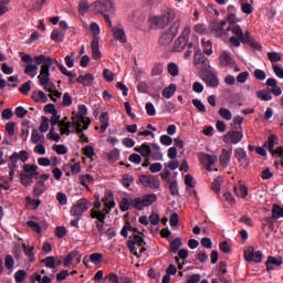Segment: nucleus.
<instances>
[{"label":"nucleus","instance_id":"nucleus-35","mask_svg":"<svg viewBox=\"0 0 283 283\" xmlns=\"http://www.w3.org/2000/svg\"><path fill=\"white\" fill-rule=\"evenodd\" d=\"M176 90H178V86H176V84H170L163 90L161 94L165 98H171L174 94H176Z\"/></svg>","mask_w":283,"mask_h":283},{"label":"nucleus","instance_id":"nucleus-37","mask_svg":"<svg viewBox=\"0 0 283 283\" xmlns=\"http://www.w3.org/2000/svg\"><path fill=\"white\" fill-rule=\"evenodd\" d=\"M72 124L75 127V134L82 136V134H85L83 132H85L86 129L83 128V125H85V122H80L76 120V117H72Z\"/></svg>","mask_w":283,"mask_h":283},{"label":"nucleus","instance_id":"nucleus-56","mask_svg":"<svg viewBox=\"0 0 283 283\" xmlns=\"http://www.w3.org/2000/svg\"><path fill=\"white\" fill-rule=\"evenodd\" d=\"M268 59L271 61V63H277L279 61H282V55L277 52H269Z\"/></svg>","mask_w":283,"mask_h":283},{"label":"nucleus","instance_id":"nucleus-5","mask_svg":"<svg viewBox=\"0 0 283 283\" xmlns=\"http://www.w3.org/2000/svg\"><path fill=\"white\" fill-rule=\"evenodd\" d=\"M91 10H93V12H98L103 17L107 13L113 14L114 2L112 0H97L91 4Z\"/></svg>","mask_w":283,"mask_h":283},{"label":"nucleus","instance_id":"nucleus-22","mask_svg":"<svg viewBox=\"0 0 283 283\" xmlns=\"http://www.w3.org/2000/svg\"><path fill=\"white\" fill-rule=\"evenodd\" d=\"M234 158H237L238 163H241V165H249V156L244 148H237L234 150Z\"/></svg>","mask_w":283,"mask_h":283},{"label":"nucleus","instance_id":"nucleus-44","mask_svg":"<svg viewBox=\"0 0 283 283\" xmlns=\"http://www.w3.org/2000/svg\"><path fill=\"white\" fill-rule=\"evenodd\" d=\"M258 98H260V101H272L273 96L271 95V92L266 91V90H262L259 91L256 93Z\"/></svg>","mask_w":283,"mask_h":283},{"label":"nucleus","instance_id":"nucleus-45","mask_svg":"<svg viewBox=\"0 0 283 283\" xmlns=\"http://www.w3.org/2000/svg\"><path fill=\"white\" fill-rule=\"evenodd\" d=\"M219 116H221V118H224V120H231V118H233V114H231V111L226 107H221L219 109Z\"/></svg>","mask_w":283,"mask_h":283},{"label":"nucleus","instance_id":"nucleus-32","mask_svg":"<svg viewBox=\"0 0 283 283\" xmlns=\"http://www.w3.org/2000/svg\"><path fill=\"white\" fill-rule=\"evenodd\" d=\"M128 231H133L134 233H138V228H134L132 227V223H129V220H127L124 224V227L120 230V235L123 238H128L129 237V232Z\"/></svg>","mask_w":283,"mask_h":283},{"label":"nucleus","instance_id":"nucleus-55","mask_svg":"<svg viewBox=\"0 0 283 283\" xmlns=\"http://www.w3.org/2000/svg\"><path fill=\"white\" fill-rule=\"evenodd\" d=\"M130 241H133L134 244H137V247H145V244H147L140 234H133V240Z\"/></svg>","mask_w":283,"mask_h":283},{"label":"nucleus","instance_id":"nucleus-60","mask_svg":"<svg viewBox=\"0 0 283 283\" xmlns=\"http://www.w3.org/2000/svg\"><path fill=\"white\" fill-rule=\"evenodd\" d=\"M25 201L28 202V205H31L32 209H39V207L41 206V200L39 199H32L31 197H25Z\"/></svg>","mask_w":283,"mask_h":283},{"label":"nucleus","instance_id":"nucleus-26","mask_svg":"<svg viewBox=\"0 0 283 283\" xmlns=\"http://www.w3.org/2000/svg\"><path fill=\"white\" fill-rule=\"evenodd\" d=\"M114 38L119 41V43H125L127 41V35L125 34V29L115 27L112 29Z\"/></svg>","mask_w":283,"mask_h":283},{"label":"nucleus","instance_id":"nucleus-64","mask_svg":"<svg viewBox=\"0 0 283 283\" xmlns=\"http://www.w3.org/2000/svg\"><path fill=\"white\" fill-rule=\"evenodd\" d=\"M27 226L30 227V229H32L33 231H35V233H41V226H39V223H36V221H28Z\"/></svg>","mask_w":283,"mask_h":283},{"label":"nucleus","instance_id":"nucleus-27","mask_svg":"<svg viewBox=\"0 0 283 283\" xmlns=\"http://www.w3.org/2000/svg\"><path fill=\"white\" fill-rule=\"evenodd\" d=\"M59 127L61 136H65V134L66 136H70V128L72 127V124L67 122V117H63V119L60 120Z\"/></svg>","mask_w":283,"mask_h":283},{"label":"nucleus","instance_id":"nucleus-19","mask_svg":"<svg viewBox=\"0 0 283 283\" xmlns=\"http://www.w3.org/2000/svg\"><path fill=\"white\" fill-rule=\"evenodd\" d=\"M282 264H283L282 258L268 256V260L265 262L266 271L269 272L274 271L275 268L282 266Z\"/></svg>","mask_w":283,"mask_h":283},{"label":"nucleus","instance_id":"nucleus-51","mask_svg":"<svg viewBox=\"0 0 283 283\" xmlns=\"http://www.w3.org/2000/svg\"><path fill=\"white\" fill-rule=\"evenodd\" d=\"M107 157L111 163H116V160L120 158V150L115 148L114 150L108 153Z\"/></svg>","mask_w":283,"mask_h":283},{"label":"nucleus","instance_id":"nucleus-13","mask_svg":"<svg viewBox=\"0 0 283 283\" xmlns=\"http://www.w3.org/2000/svg\"><path fill=\"white\" fill-rule=\"evenodd\" d=\"M227 25V20H214L210 23V29L212 30L214 36L220 39L224 34V27Z\"/></svg>","mask_w":283,"mask_h":283},{"label":"nucleus","instance_id":"nucleus-57","mask_svg":"<svg viewBox=\"0 0 283 283\" xmlns=\"http://www.w3.org/2000/svg\"><path fill=\"white\" fill-rule=\"evenodd\" d=\"M4 266L8 271H10V269H14V258H12V255L8 254L4 258Z\"/></svg>","mask_w":283,"mask_h":283},{"label":"nucleus","instance_id":"nucleus-38","mask_svg":"<svg viewBox=\"0 0 283 283\" xmlns=\"http://www.w3.org/2000/svg\"><path fill=\"white\" fill-rule=\"evenodd\" d=\"M181 247H182V239L176 238L170 242V253H178Z\"/></svg>","mask_w":283,"mask_h":283},{"label":"nucleus","instance_id":"nucleus-30","mask_svg":"<svg viewBox=\"0 0 283 283\" xmlns=\"http://www.w3.org/2000/svg\"><path fill=\"white\" fill-rule=\"evenodd\" d=\"M31 143L33 145H39L45 143V136L39 134V130L36 128H34L31 133Z\"/></svg>","mask_w":283,"mask_h":283},{"label":"nucleus","instance_id":"nucleus-2","mask_svg":"<svg viewBox=\"0 0 283 283\" xmlns=\"http://www.w3.org/2000/svg\"><path fill=\"white\" fill-rule=\"evenodd\" d=\"M229 32L234 34L230 38V43L234 45V48H240L241 43H244L245 45H249V48H252V50H262V45L253 39L251 32H242V28H240L239 24H229L226 34H229Z\"/></svg>","mask_w":283,"mask_h":283},{"label":"nucleus","instance_id":"nucleus-9","mask_svg":"<svg viewBox=\"0 0 283 283\" xmlns=\"http://www.w3.org/2000/svg\"><path fill=\"white\" fill-rule=\"evenodd\" d=\"M262 251H255L251 245L244 249V258L247 262H254V264H260L262 262Z\"/></svg>","mask_w":283,"mask_h":283},{"label":"nucleus","instance_id":"nucleus-49","mask_svg":"<svg viewBox=\"0 0 283 283\" xmlns=\"http://www.w3.org/2000/svg\"><path fill=\"white\" fill-rule=\"evenodd\" d=\"M192 105L196 107V109H198V112H200L201 114H205V112H207V106H205L202 104V101L195 98L192 99Z\"/></svg>","mask_w":283,"mask_h":283},{"label":"nucleus","instance_id":"nucleus-7","mask_svg":"<svg viewBox=\"0 0 283 283\" xmlns=\"http://www.w3.org/2000/svg\"><path fill=\"white\" fill-rule=\"evenodd\" d=\"M91 218L95 221L96 229L99 232V235L105 233V220L107 218V213L103 211H96L95 209H91Z\"/></svg>","mask_w":283,"mask_h":283},{"label":"nucleus","instance_id":"nucleus-58","mask_svg":"<svg viewBox=\"0 0 283 283\" xmlns=\"http://www.w3.org/2000/svg\"><path fill=\"white\" fill-rule=\"evenodd\" d=\"M14 114L18 118H25V116H28V109H25L23 106H18Z\"/></svg>","mask_w":283,"mask_h":283},{"label":"nucleus","instance_id":"nucleus-53","mask_svg":"<svg viewBox=\"0 0 283 283\" xmlns=\"http://www.w3.org/2000/svg\"><path fill=\"white\" fill-rule=\"evenodd\" d=\"M39 129H40V132L42 134H45V132H48L50 129V124H49L48 117L42 116V122L40 124V128Z\"/></svg>","mask_w":283,"mask_h":283},{"label":"nucleus","instance_id":"nucleus-33","mask_svg":"<svg viewBox=\"0 0 283 283\" xmlns=\"http://www.w3.org/2000/svg\"><path fill=\"white\" fill-rule=\"evenodd\" d=\"M41 87H44V90L46 92H50V95L49 97L54 102L56 103V98H54V91L56 90V85H54V83L50 82V71H49V82L45 84V85H41Z\"/></svg>","mask_w":283,"mask_h":283},{"label":"nucleus","instance_id":"nucleus-48","mask_svg":"<svg viewBox=\"0 0 283 283\" xmlns=\"http://www.w3.org/2000/svg\"><path fill=\"white\" fill-rule=\"evenodd\" d=\"M92 10V6H90L87 3V0H81L80 4H78V12L80 14H85V12H87V10Z\"/></svg>","mask_w":283,"mask_h":283},{"label":"nucleus","instance_id":"nucleus-21","mask_svg":"<svg viewBox=\"0 0 283 283\" xmlns=\"http://www.w3.org/2000/svg\"><path fill=\"white\" fill-rule=\"evenodd\" d=\"M76 83H80L84 87H91V85L94 83V75H92V73H86L84 75H80L76 78Z\"/></svg>","mask_w":283,"mask_h":283},{"label":"nucleus","instance_id":"nucleus-14","mask_svg":"<svg viewBox=\"0 0 283 283\" xmlns=\"http://www.w3.org/2000/svg\"><path fill=\"white\" fill-rule=\"evenodd\" d=\"M202 81L208 85V87H218L220 85V80H218V75L213 74V72H206Z\"/></svg>","mask_w":283,"mask_h":283},{"label":"nucleus","instance_id":"nucleus-10","mask_svg":"<svg viewBox=\"0 0 283 283\" xmlns=\"http://www.w3.org/2000/svg\"><path fill=\"white\" fill-rule=\"evenodd\" d=\"M85 116H87V106L81 104L78 105L77 116H75L74 118H76V120L84 123L83 129H90V125L92 124V120L90 119V117H85Z\"/></svg>","mask_w":283,"mask_h":283},{"label":"nucleus","instance_id":"nucleus-46","mask_svg":"<svg viewBox=\"0 0 283 283\" xmlns=\"http://www.w3.org/2000/svg\"><path fill=\"white\" fill-rule=\"evenodd\" d=\"M42 262L48 269H56V260L54 256H46Z\"/></svg>","mask_w":283,"mask_h":283},{"label":"nucleus","instance_id":"nucleus-12","mask_svg":"<svg viewBox=\"0 0 283 283\" xmlns=\"http://www.w3.org/2000/svg\"><path fill=\"white\" fill-rule=\"evenodd\" d=\"M242 138H244V135L242 132L238 130H229L224 136H223V143H233V145H238V143L242 142Z\"/></svg>","mask_w":283,"mask_h":283},{"label":"nucleus","instance_id":"nucleus-8","mask_svg":"<svg viewBox=\"0 0 283 283\" xmlns=\"http://www.w3.org/2000/svg\"><path fill=\"white\" fill-rule=\"evenodd\" d=\"M190 34H191V28L185 27L182 33L175 41L174 52H182V50H185V45H187V41H189Z\"/></svg>","mask_w":283,"mask_h":283},{"label":"nucleus","instance_id":"nucleus-25","mask_svg":"<svg viewBox=\"0 0 283 283\" xmlns=\"http://www.w3.org/2000/svg\"><path fill=\"white\" fill-rule=\"evenodd\" d=\"M170 18H169V13H167L166 15H164L163 18L160 17H154L151 20L153 25H156V28H165L167 25V23H169Z\"/></svg>","mask_w":283,"mask_h":283},{"label":"nucleus","instance_id":"nucleus-23","mask_svg":"<svg viewBox=\"0 0 283 283\" xmlns=\"http://www.w3.org/2000/svg\"><path fill=\"white\" fill-rule=\"evenodd\" d=\"M102 202L106 207V213H109L114 207H116V201H114V195L112 192L106 193L104 198L102 199Z\"/></svg>","mask_w":283,"mask_h":283},{"label":"nucleus","instance_id":"nucleus-28","mask_svg":"<svg viewBox=\"0 0 283 283\" xmlns=\"http://www.w3.org/2000/svg\"><path fill=\"white\" fill-rule=\"evenodd\" d=\"M91 50H92V56L94 61H98L99 59L103 57V54L101 53V49L98 46V40H92Z\"/></svg>","mask_w":283,"mask_h":283},{"label":"nucleus","instance_id":"nucleus-52","mask_svg":"<svg viewBox=\"0 0 283 283\" xmlns=\"http://www.w3.org/2000/svg\"><path fill=\"white\" fill-rule=\"evenodd\" d=\"M90 260L93 264H101L103 262V253L95 252L90 255Z\"/></svg>","mask_w":283,"mask_h":283},{"label":"nucleus","instance_id":"nucleus-40","mask_svg":"<svg viewBox=\"0 0 283 283\" xmlns=\"http://www.w3.org/2000/svg\"><path fill=\"white\" fill-rule=\"evenodd\" d=\"M201 44L203 45V53L208 56H211L213 54L212 43L210 40H202Z\"/></svg>","mask_w":283,"mask_h":283},{"label":"nucleus","instance_id":"nucleus-16","mask_svg":"<svg viewBox=\"0 0 283 283\" xmlns=\"http://www.w3.org/2000/svg\"><path fill=\"white\" fill-rule=\"evenodd\" d=\"M220 63L224 67H233L235 65V61L229 51H223L220 55Z\"/></svg>","mask_w":283,"mask_h":283},{"label":"nucleus","instance_id":"nucleus-24","mask_svg":"<svg viewBox=\"0 0 283 283\" xmlns=\"http://www.w3.org/2000/svg\"><path fill=\"white\" fill-rule=\"evenodd\" d=\"M99 123L102 125L99 132L101 134H105V132H107V128L109 127V113L103 112L99 116Z\"/></svg>","mask_w":283,"mask_h":283},{"label":"nucleus","instance_id":"nucleus-43","mask_svg":"<svg viewBox=\"0 0 283 283\" xmlns=\"http://www.w3.org/2000/svg\"><path fill=\"white\" fill-rule=\"evenodd\" d=\"M31 85H32V81H28V82L23 83L19 87L20 94H23L24 96H28V94H30V90H32Z\"/></svg>","mask_w":283,"mask_h":283},{"label":"nucleus","instance_id":"nucleus-50","mask_svg":"<svg viewBox=\"0 0 283 283\" xmlns=\"http://www.w3.org/2000/svg\"><path fill=\"white\" fill-rule=\"evenodd\" d=\"M27 276H28V272H25V270H19L14 274V280L17 283H23V280H25Z\"/></svg>","mask_w":283,"mask_h":283},{"label":"nucleus","instance_id":"nucleus-17","mask_svg":"<svg viewBox=\"0 0 283 283\" xmlns=\"http://www.w3.org/2000/svg\"><path fill=\"white\" fill-rule=\"evenodd\" d=\"M45 180H48V178L44 179H40L34 188H33V196L35 198H41V196H43V193H45V191L48 190V187L45 186Z\"/></svg>","mask_w":283,"mask_h":283},{"label":"nucleus","instance_id":"nucleus-1","mask_svg":"<svg viewBox=\"0 0 283 283\" xmlns=\"http://www.w3.org/2000/svg\"><path fill=\"white\" fill-rule=\"evenodd\" d=\"M20 56L23 63H28L24 69V74L31 76V74H34V72L39 70V65H41L38 81L40 85H48L50 82V67H52V57L45 56L43 54L32 57V55L23 52H20Z\"/></svg>","mask_w":283,"mask_h":283},{"label":"nucleus","instance_id":"nucleus-41","mask_svg":"<svg viewBox=\"0 0 283 283\" xmlns=\"http://www.w3.org/2000/svg\"><path fill=\"white\" fill-rule=\"evenodd\" d=\"M91 32L93 41H98V34H101V27H98V23L93 22L91 24Z\"/></svg>","mask_w":283,"mask_h":283},{"label":"nucleus","instance_id":"nucleus-31","mask_svg":"<svg viewBox=\"0 0 283 283\" xmlns=\"http://www.w3.org/2000/svg\"><path fill=\"white\" fill-rule=\"evenodd\" d=\"M31 98L35 103H48V95L43 91L33 92Z\"/></svg>","mask_w":283,"mask_h":283},{"label":"nucleus","instance_id":"nucleus-29","mask_svg":"<svg viewBox=\"0 0 283 283\" xmlns=\"http://www.w3.org/2000/svg\"><path fill=\"white\" fill-rule=\"evenodd\" d=\"M17 163H19V153H13L11 156H10V164H9V176L10 178H12L14 176V171L17 169Z\"/></svg>","mask_w":283,"mask_h":283},{"label":"nucleus","instance_id":"nucleus-15","mask_svg":"<svg viewBox=\"0 0 283 283\" xmlns=\"http://www.w3.org/2000/svg\"><path fill=\"white\" fill-rule=\"evenodd\" d=\"M233 154V148L230 149H222L221 155L219 156V163L221 167H229L231 163V156Z\"/></svg>","mask_w":283,"mask_h":283},{"label":"nucleus","instance_id":"nucleus-59","mask_svg":"<svg viewBox=\"0 0 283 283\" xmlns=\"http://www.w3.org/2000/svg\"><path fill=\"white\" fill-rule=\"evenodd\" d=\"M161 145L169 147L174 144V139L169 135H161L159 138Z\"/></svg>","mask_w":283,"mask_h":283},{"label":"nucleus","instance_id":"nucleus-4","mask_svg":"<svg viewBox=\"0 0 283 283\" xmlns=\"http://www.w3.org/2000/svg\"><path fill=\"white\" fill-rule=\"evenodd\" d=\"M178 30H180V20L175 21L168 30L161 32L158 39L159 48H169L174 39L178 36Z\"/></svg>","mask_w":283,"mask_h":283},{"label":"nucleus","instance_id":"nucleus-39","mask_svg":"<svg viewBox=\"0 0 283 283\" xmlns=\"http://www.w3.org/2000/svg\"><path fill=\"white\" fill-rule=\"evenodd\" d=\"M36 169H39V166L36 165H23V171H25V174H29L30 176H39V171H36Z\"/></svg>","mask_w":283,"mask_h":283},{"label":"nucleus","instance_id":"nucleus-42","mask_svg":"<svg viewBox=\"0 0 283 283\" xmlns=\"http://www.w3.org/2000/svg\"><path fill=\"white\" fill-rule=\"evenodd\" d=\"M272 217L277 220V218H283V208L280 205L274 203L272 207Z\"/></svg>","mask_w":283,"mask_h":283},{"label":"nucleus","instance_id":"nucleus-11","mask_svg":"<svg viewBox=\"0 0 283 283\" xmlns=\"http://www.w3.org/2000/svg\"><path fill=\"white\" fill-rule=\"evenodd\" d=\"M195 65L197 67H200L201 70H207L210 67L209 59L202 54V51L200 49L195 50Z\"/></svg>","mask_w":283,"mask_h":283},{"label":"nucleus","instance_id":"nucleus-36","mask_svg":"<svg viewBox=\"0 0 283 283\" xmlns=\"http://www.w3.org/2000/svg\"><path fill=\"white\" fill-rule=\"evenodd\" d=\"M185 185L187 186L186 191L188 193H193V196H198L196 190H191L196 188V180L193 178H185Z\"/></svg>","mask_w":283,"mask_h":283},{"label":"nucleus","instance_id":"nucleus-62","mask_svg":"<svg viewBox=\"0 0 283 283\" xmlns=\"http://www.w3.org/2000/svg\"><path fill=\"white\" fill-rule=\"evenodd\" d=\"M105 280H108L111 283H120V277H118V274L111 272L105 276Z\"/></svg>","mask_w":283,"mask_h":283},{"label":"nucleus","instance_id":"nucleus-61","mask_svg":"<svg viewBox=\"0 0 283 283\" xmlns=\"http://www.w3.org/2000/svg\"><path fill=\"white\" fill-rule=\"evenodd\" d=\"M253 76L256 78V81H265L266 80V73L260 69L254 70Z\"/></svg>","mask_w":283,"mask_h":283},{"label":"nucleus","instance_id":"nucleus-63","mask_svg":"<svg viewBox=\"0 0 283 283\" xmlns=\"http://www.w3.org/2000/svg\"><path fill=\"white\" fill-rule=\"evenodd\" d=\"M17 124L14 122H9L6 124V132L8 136H14V126Z\"/></svg>","mask_w":283,"mask_h":283},{"label":"nucleus","instance_id":"nucleus-3","mask_svg":"<svg viewBox=\"0 0 283 283\" xmlns=\"http://www.w3.org/2000/svg\"><path fill=\"white\" fill-rule=\"evenodd\" d=\"M158 200L156 193H146L142 197H137L135 199L123 197L119 202V210L125 213V211H129L130 207H134L137 211H143L145 207H151L154 202Z\"/></svg>","mask_w":283,"mask_h":283},{"label":"nucleus","instance_id":"nucleus-20","mask_svg":"<svg viewBox=\"0 0 283 283\" xmlns=\"http://www.w3.org/2000/svg\"><path fill=\"white\" fill-rule=\"evenodd\" d=\"M202 163L206 167V171H213V165H216V163H218V156H213V155H203L202 157Z\"/></svg>","mask_w":283,"mask_h":283},{"label":"nucleus","instance_id":"nucleus-54","mask_svg":"<svg viewBox=\"0 0 283 283\" xmlns=\"http://www.w3.org/2000/svg\"><path fill=\"white\" fill-rule=\"evenodd\" d=\"M277 139V137L275 136V135H271L269 138H268V143H266V145H268V149H269V151L271 153H273V151H275V140Z\"/></svg>","mask_w":283,"mask_h":283},{"label":"nucleus","instance_id":"nucleus-34","mask_svg":"<svg viewBox=\"0 0 283 283\" xmlns=\"http://www.w3.org/2000/svg\"><path fill=\"white\" fill-rule=\"evenodd\" d=\"M65 39V31H61L59 29H54L51 33V40L55 41V43H61Z\"/></svg>","mask_w":283,"mask_h":283},{"label":"nucleus","instance_id":"nucleus-18","mask_svg":"<svg viewBox=\"0 0 283 283\" xmlns=\"http://www.w3.org/2000/svg\"><path fill=\"white\" fill-rule=\"evenodd\" d=\"M138 182L149 189H158L160 187V180L157 178H139Z\"/></svg>","mask_w":283,"mask_h":283},{"label":"nucleus","instance_id":"nucleus-6","mask_svg":"<svg viewBox=\"0 0 283 283\" xmlns=\"http://www.w3.org/2000/svg\"><path fill=\"white\" fill-rule=\"evenodd\" d=\"M91 207L92 202L87 200V198H82L71 207L70 214L83 218V213H85V211H88Z\"/></svg>","mask_w":283,"mask_h":283},{"label":"nucleus","instance_id":"nucleus-47","mask_svg":"<svg viewBox=\"0 0 283 283\" xmlns=\"http://www.w3.org/2000/svg\"><path fill=\"white\" fill-rule=\"evenodd\" d=\"M168 73L170 74V76H178V74H180V71L178 69V64L170 62L168 64Z\"/></svg>","mask_w":283,"mask_h":283}]
</instances>
